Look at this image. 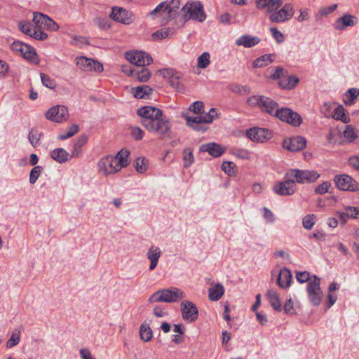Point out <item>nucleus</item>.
<instances>
[{
  "label": "nucleus",
  "instance_id": "nucleus-1",
  "mask_svg": "<svg viewBox=\"0 0 359 359\" xmlns=\"http://www.w3.org/2000/svg\"><path fill=\"white\" fill-rule=\"evenodd\" d=\"M137 114L141 118L142 126L150 133L156 134L161 139L170 136V121L159 108L143 106L137 110Z\"/></svg>",
  "mask_w": 359,
  "mask_h": 359
},
{
  "label": "nucleus",
  "instance_id": "nucleus-41",
  "mask_svg": "<svg viewBox=\"0 0 359 359\" xmlns=\"http://www.w3.org/2000/svg\"><path fill=\"white\" fill-rule=\"evenodd\" d=\"M41 135H42L41 133H39L37 129H36V128L31 129V130L29 131V135H28V139H29V142L31 143V144L33 147H36V144H38Z\"/></svg>",
  "mask_w": 359,
  "mask_h": 359
},
{
  "label": "nucleus",
  "instance_id": "nucleus-15",
  "mask_svg": "<svg viewBox=\"0 0 359 359\" xmlns=\"http://www.w3.org/2000/svg\"><path fill=\"white\" fill-rule=\"evenodd\" d=\"M286 180L279 182L273 186V191L280 196H291L296 191V187L294 180L289 176H286Z\"/></svg>",
  "mask_w": 359,
  "mask_h": 359
},
{
  "label": "nucleus",
  "instance_id": "nucleus-59",
  "mask_svg": "<svg viewBox=\"0 0 359 359\" xmlns=\"http://www.w3.org/2000/svg\"><path fill=\"white\" fill-rule=\"evenodd\" d=\"M344 210L346 211L350 218L356 219L359 217V209L353 206H346Z\"/></svg>",
  "mask_w": 359,
  "mask_h": 359
},
{
  "label": "nucleus",
  "instance_id": "nucleus-34",
  "mask_svg": "<svg viewBox=\"0 0 359 359\" xmlns=\"http://www.w3.org/2000/svg\"><path fill=\"white\" fill-rule=\"evenodd\" d=\"M152 91V88L149 86L142 85L133 89V95L138 99L144 98L147 95H149Z\"/></svg>",
  "mask_w": 359,
  "mask_h": 359
},
{
  "label": "nucleus",
  "instance_id": "nucleus-56",
  "mask_svg": "<svg viewBox=\"0 0 359 359\" xmlns=\"http://www.w3.org/2000/svg\"><path fill=\"white\" fill-rule=\"evenodd\" d=\"M46 17V15L42 14L41 13H34L32 20L36 26L40 27L43 26Z\"/></svg>",
  "mask_w": 359,
  "mask_h": 359
},
{
  "label": "nucleus",
  "instance_id": "nucleus-43",
  "mask_svg": "<svg viewBox=\"0 0 359 359\" xmlns=\"http://www.w3.org/2000/svg\"><path fill=\"white\" fill-rule=\"evenodd\" d=\"M183 160H184V166L185 168L189 167L193 163L194 157L193 151L190 148H186L183 151Z\"/></svg>",
  "mask_w": 359,
  "mask_h": 359
},
{
  "label": "nucleus",
  "instance_id": "nucleus-32",
  "mask_svg": "<svg viewBox=\"0 0 359 359\" xmlns=\"http://www.w3.org/2000/svg\"><path fill=\"white\" fill-rule=\"evenodd\" d=\"M273 62V55L265 54L253 61L252 65L255 68L267 66Z\"/></svg>",
  "mask_w": 359,
  "mask_h": 359
},
{
  "label": "nucleus",
  "instance_id": "nucleus-58",
  "mask_svg": "<svg viewBox=\"0 0 359 359\" xmlns=\"http://www.w3.org/2000/svg\"><path fill=\"white\" fill-rule=\"evenodd\" d=\"M180 78L181 75L180 73L176 72L175 74L169 79L170 85L175 88V89H180L181 88V84H180Z\"/></svg>",
  "mask_w": 359,
  "mask_h": 359
},
{
  "label": "nucleus",
  "instance_id": "nucleus-6",
  "mask_svg": "<svg viewBox=\"0 0 359 359\" xmlns=\"http://www.w3.org/2000/svg\"><path fill=\"white\" fill-rule=\"evenodd\" d=\"M306 292L309 302L314 306L320 304L323 293L320 288V279L316 275L313 276V280L306 285Z\"/></svg>",
  "mask_w": 359,
  "mask_h": 359
},
{
  "label": "nucleus",
  "instance_id": "nucleus-37",
  "mask_svg": "<svg viewBox=\"0 0 359 359\" xmlns=\"http://www.w3.org/2000/svg\"><path fill=\"white\" fill-rule=\"evenodd\" d=\"M20 341V330L15 329L10 339L6 342V347L8 348H13V346L18 345Z\"/></svg>",
  "mask_w": 359,
  "mask_h": 359
},
{
  "label": "nucleus",
  "instance_id": "nucleus-21",
  "mask_svg": "<svg viewBox=\"0 0 359 359\" xmlns=\"http://www.w3.org/2000/svg\"><path fill=\"white\" fill-rule=\"evenodd\" d=\"M357 23V18L351 14H344L336 20L333 27L336 30H344L347 27H353Z\"/></svg>",
  "mask_w": 359,
  "mask_h": 359
},
{
  "label": "nucleus",
  "instance_id": "nucleus-62",
  "mask_svg": "<svg viewBox=\"0 0 359 359\" xmlns=\"http://www.w3.org/2000/svg\"><path fill=\"white\" fill-rule=\"evenodd\" d=\"M330 185V182H324L316 188L315 192L318 194H324L328 192Z\"/></svg>",
  "mask_w": 359,
  "mask_h": 359
},
{
  "label": "nucleus",
  "instance_id": "nucleus-61",
  "mask_svg": "<svg viewBox=\"0 0 359 359\" xmlns=\"http://www.w3.org/2000/svg\"><path fill=\"white\" fill-rule=\"evenodd\" d=\"M203 107V103L201 101H196L193 102L189 109L193 111L194 114H200L201 113V109Z\"/></svg>",
  "mask_w": 359,
  "mask_h": 359
},
{
  "label": "nucleus",
  "instance_id": "nucleus-47",
  "mask_svg": "<svg viewBox=\"0 0 359 359\" xmlns=\"http://www.w3.org/2000/svg\"><path fill=\"white\" fill-rule=\"evenodd\" d=\"M316 215L313 214L306 215L302 219L303 226L306 229H311L315 224Z\"/></svg>",
  "mask_w": 359,
  "mask_h": 359
},
{
  "label": "nucleus",
  "instance_id": "nucleus-54",
  "mask_svg": "<svg viewBox=\"0 0 359 359\" xmlns=\"http://www.w3.org/2000/svg\"><path fill=\"white\" fill-rule=\"evenodd\" d=\"M170 32L171 31L169 28L161 29L157 30L156 32H154L152 34V37L154 39H165L168 36Z\"/></svg>",
  "mask_w": 359,
  "mask_h": 359
},
{
  "label": "nucleus",
  "instance_id": "nucleus-17",
  "mask_svg": "<svg viewBox=\"0 0 359 359\" xmlns=\"http://www.w3.org/2000/svg\"><path fill=\"white\" fill-rule=\"evenodd\" d=\"M181 312L184 320L190 323L195 322L198 317V311L196 305L190 301L181 302Z\"/></svg>",
  "mask_w": 359,
  "mask_h": 359
},
{
  "label": "nucleus",
  "instance_id": "nucleus-50",
  "mask_svg": "<svg viewBox=\"0 0 359 359\" xmlns=\"http://www.w3.org/2000/svg\"><path fill=\"white\" fill-rule=\"evenodd\" d=\"M234 167L235 164L230 161H224L222 164V170L229 176L235 173Z\"/></svg>",
  "mask_w": 359,
  "mask_h": 359
},
{
  "label": "nucleus",
  "instance_id": "nucleus-53",
  "mask_svg": "<svg viewBox=\"0 0 359 359\" xmlns=\"http://www.w3.org/2000/svg\"><path fill=\"white\" fill-rule=\"evenodd\" d=\"M144 132L137 126L130 128V135L135 140H141Z\"/></svg>",
  "mask_w": 359,
  "mask_h": 359
},
{
  "label": "nucleus",
  "instance_id": "nucleus-40",
  "mask_svg": "<svg viewBox=\"0 0 359 359\" xmlns=\"http://www.w3.org/2000/svg\"><path fill=\"white\" fill-rule=\"evenodd\" d=\"M43 170V168L41 165L34 166L30 171L29 173V183L34 184L37 181L38 178L41 175Z\"/></svg>",
  "mask_w": 359,
  "mask_h": 359
},
{
  "label": "nucleus",
  "instance_id": "nucleus-44",
  "mask_svg": "<svg viewBox=\"0 0 359 359\" xmlns=\"http://www.w3.org/2000/svg\"><path fill=\"white\" fill-rule=\"evenodd\" d=\"M210 55L209 53H208V52L203 53L198 57V60H197L198 67L201 69L206 68L210 65Z\"/></svg>",
  "mask_w": 359,
  "mask_h": 359
},
{
  "label": "nucleus",
  "instance_id": "nucleus-35",
  "mask_svg": "<svg viewBox=\"0 0 359 359\" xmlns=\"http://www.w3.org/2000/svg\"><path fill=\"white\" fill-rule=\"evenodd\" d=\"M140 339L145 341H149L153 337V332L149 325L142 323L140 328Z\"/></svg>",
  "mask_w": 359,
  "mask_h": 359
},
{
  "label": "nucleus",
  "instance_id": "nucleus-24",
  "mask_svg": "<svg viewBox=\"0 0 359 359\" xmlns=\"http://www.w3.org/2000/svg\"><path fill=\"white\" fill-rule=\"evenodd\" d=\"M161 250L155 245H151L147 253V257L150 261L149 270L153 271L156 267L158 259L161 256Z\"/></svg>",
  "mask_w": 359,
  "mask_h": 359
},
{
  "label": "nucleus",
  "instance_id": "nucleus-5",
  "mask_svg": "<svg viewBox=\"0 0 359 359\" xmlns=\"http://www.w3.org/2000/svg\"><path fill=\"white\" fill-rule=\"evenodd\" d=\"M217 116V110L215 108H211L209 111L204 114H201L197 116H184L187 125L194 129V130L204 133L207 130L208 128L203 125V123H211L214 118Z\"/></svg>",
  "mask_w": 359,
  "mask_h": 359
},
{
  "label": "nucleus",
  "instance_id": "nucleus-20",
  "mask_svg": "<svg viewBox=\"0 0 359 359\" xmlns=\"http://www.w3.org/2000/svg\"><path fill=\"white\" fill-rule=\"evenodd\" d=\"M199 151L201 152H208L214 158H217L226 151V148L216 142H209L201 144L199 147Z\"/></svg>",
  "mask_w": 359,
  "mask_h": 359
},
{
  "label": "nucleus",
  "instance_id": "nucleus-42",
  "mask_svg": "<svg viewBox=\"0 0 359 359\" xmlns=\"http://www.w3.org/2000/svg\"><path fill=\"white\" fill-rule=\"evenodd\" d=\"M180 4V0H171L169 4H166L165 10H168V15L170 18L175 15L177 9H178Z\"/></svg>",
  "mask_w": 359,
  "mask_h": 359
},
{
  "label": "nucleus",
  "instance_id": "nucleus-36",
  "mask_svg": "<svg viewBox=\"0 0 359 359\" xmlns=\"http://www.w3.org/2000/svg\"><path fill=\"white\" fill-rule=\"evenodd\" d=\"M79 128L77 124H72L69 128L67 129V131L61 133L58 135V140H67L79 132Z\"/></svg>",
  "mask_w": 359,
  "mask_h": 359
},
{
  "label": "nucleus",
  "instance_id": "nucleus-30",
  "mask_svg": "<svg viewBox=\"0 0 359 359\" xmlns=\"http://www.w3.org/2000/svg\"><path fill=\"white\" fill-rule=\"evenodd\" d=\"M358 96H359V88H352L344 93L343 101L346 105L351 106L354 104Z\"/></svg>",
  "mask_w": 359,
  "mask_h": 359
},
{
  "label": "nucleus",
  "instance_id": "nucleus-57",
  "mask_svg": "<svg viewBox=\"0 0 359 359\" xmlns=\"http://www.w3.org/2000/svg\"><path fill=\"white\" fill-rule=\"evenodd\" d=\"M135 168L137 172L143 173L147 170V165L144 162V158H137L135 161Z\"/></svg>",
  "mask_w": 359,
  "mask_h": 359
},
{
  "label": "nucleus",
  "instance_id": "nucleus-25",
  "mask_svg": "<svg viewBox=\"0 0 359 359\" xmlns=\"http://www.w3.org/2000/svg\"><path fill=\"white\" fill-rule=\"evenodd\" d=\"M292 276L287 268L282 269L278 274L277 284L281 288H287L290 286Z\"/></svg>",
  "mask_w": 359,
  "mask_h": 359
},
{
  "label": "nucleus",
  "instance_id": "nucleus-13",
  "mask_svg": "<svg viewBox=\"0 0 359 359\" xmlns=\"http://www.w3.org/2000/svg\"><path fill=\"white\" fill-rule=\"evenodd\" d=\"M76 66L83 71H95L101 72L103 71L102 65L98 61L88 58L85 56H80L76 58Z\"/></svg>",
  "mask_w": 359,
  "mask_h": 359
},
{
  "label": "nucleus",
  "instance_id": "nucleus-4",
  "mask_svg": "<svg viewBox=\"0 0 359 359\" xmlns=\"http://www.w3.org/2000/svg\"><path fill=\"white\" fill-rule=\"evenodd\" d=\"M247 103L250 107H258L262 112L276 116L278 104L271 98L264 95H253L248 97Z\"/></svg>",
  "mask_w": 359,
  "mask_h": 359
},
{
  "label": "nucleus",
  "instance_id": "nucleus-38",
  "mask_svg": "<svg viewBox=\"0 0 359 359\" xmlns=\"http://www.w3.org/2000/svg\"><path fill=\"white\" fill-rule=\"evenodd\" d=\"M344 111L343 106L339 105L334 109V114L332 115L333 118L336 120H340L344 123H348L349 118L346 116Z\"/></svg>",
  "mask_w": 359,
  "mask_h": 359
},
{
  "label": "nucleus",
  "instance_id": "nucleus-10",
  "mask_svg": "<svg viewBox=\"0 0 359 359\" xmlns=\"http://www.w3.org/2000/svg\"><path fill=\"white\" fill-rule=\"evenodd\" d=\"M294 13L293 5L290 3L285 4L280 9L273 11L269 15V20L272 22L282 23L290 20Z\"/></svg>",
  "mask_w": 359,
  "mask_h": 359
},
{
  "label": "nucleus",
  "instance_id": "nucleus-26",
  "mask_svg": "<svg viewBox=\"0 0 359 359\" xmlns=\"http://www.w3.org/2000/svg\"><path fill=\"white\" fill-rule=\"evenodd\" d=\"M51 158L59 163H64L69 161L71 155L63 148H57L50 151Z\"/></svg>",
  "mask_w": 359,
  "mask_h": 359
},
{
  "label": "nucleus",
  "instance_id": "nucleus-33",
  "mask_svg": "<svg viewBox=\"0 0 359 359\" xmlns=\"http://www.w3.org/2000/svg\"><path fill=\"white\" fill-rule=\"evenodd\" d=\"M129 151L126 149H121L118 152L114 158L117 159L116 163L121 170L128 165Z\"/></svg>",
  "mask_w": 359,
  "mask_h": 359
},
{
  "label": "nucleus",
  "instance_id": "nucleus-16",
  "mask_svg": "<svg viewBox=\"0 0 359 359\" xmlns=\"http://www.w3.org/2000/svg\"><path fill=\"white\" fill-rule=\"evenodd\" d=\"M246 134L252 141L257 142H264L272 137L271 130L258 127L250 128Z\"/></svg>",
  "mask_w": 359,
  "mask_h": 359
},
{
  "label": "nucleus",
  "instance_id": "nucleus-22",
  "mask_svg": "<svg viewBox=\"0 0 359 359\" xmlns=\"http://www.w3.org/2000/svg\"><path fill=\"white\" fill-rule=\"evenodd\" d=\"M110 17L114 20L125 25H128L130 22V18H128V12L126 9L121 7L112 8Z\"/></svg>",
  "mask_w": 359,
  "mask_h": 359
},
{
  "label": "nucleus",
  "instance_id": "nucleus-8",
  "mask_svg": "<svg viewBox=\"0 0 359 359\" xmlns=\"http://www.w3.org/2000/svg\"><path fill=\"white\" fill-rule=\"evenodd\" d=\"M275 117L294 127H298L302 123V118L300 114L287 107L277 109Z\"/></svg>",
  "mask_w": 359,
  "mask_h": 359
},
{
  "label": "nucleus",
  "instance_id": "nucleus-3",
  "mask_svg": "<svg viewBox=\"0 0 359 359\" xmlns=\"http://www.w3.org/2000/svg\"><path fill=\"white\" fill-rule=\"evenodd\" d=\"M181 18L183 23L192 20L203 22L206 19L203 4L198 1H188L181 9Z\"/></svg>",
  "mask_w": 359,
  "mask_h": 359
},
{
  "label": "nucleus",
  "instance_id": "nucleus-27",
  "mask_svg": "<svg viewBox=\"0 0 359 359\" xmlns=\"http://www.w3.org/2000/svg\"><path fill=\"white\" fill-rule=\"evenodd\" d=\"M224 287L221 283H217L208 289V298L210 300L218 301L224 294Z\"/></svg>",
  "mask_w": 359,
  "mask_h": 359
},
{
  "label": "nucleus",
  "instance_id": "nucleus-49",
  "mask_svg": "<svg viewBox=\"0 0 359 359\" xmlns=\"http://www.w3.org/2000/svg\"><path fill=\"white\" fill-rule=\"evenodd\" d=\"M344 137L351 142L354 141L356 137V133L354 128L351 126H347L343 133Z\"/></svg>",
  "mask_w": 359,
  "mask_h": 359
},
{
  "label": "nucleus",
  "instance_id": "nucleus-46",
  "mask_svg": "<svg viewBox=\"0 0 359 359\" xmlns=\"http://www.w3.org/2000/svg\"><path fill=\"white\" fill-rule=\"evenodd\" d=\"M42 84L48 88L54 89L56 86L55 81L52 79L48 75L43 73L40 74Z\"/></svg>",
  "mask_w": 359,
  "mask_h": 359
},
{
  "label": "nucleus",
  "instance_id": "nucleus-51",
  "mask_svg": "<svg viewBox=\"0 0 359 359\" xmlns=\"http://www.w3.org/2000/svg\"><path fill=\"white\" fill-rule=\"evenodd\" d=\"M44 28H46L50 31H57L59 29L58 25L52 19H50L48 16L46 17L44 23L43 24Z\"/></svg>",
  "mask_w": 359,
  "mask_h": 359
},
{
  "label": "nucleus",
  "instance_id": "nucleus-55",
  "mask_svg": "<svg viewBox=\"0 0 359 359\" xmlns=\"http://www.w3.org/2000/svg\"><path fill=\"white\" fill-rule=\"evenodd\" d=\"M270 32L278 43H280L284 41V35L276 27H271Z\"/></svg>",
  "mask_w": 359,
  "mask_h": 359
},
{
  "label": "nucleus",
  "instance_id": "nucleus-60",
  "mask_svg": "<svg viewBox=\"0 0 359 359\" xmlns=\"http://www.w3.org/2000/svg\"><path fill=\"white\" fill-rule=\"evenodd\" d=\"M31 37H32L36 40L43 41L48 38V34L46 33H45L44 32L41 31V29H37L36 27V28H34V30L33 31V33H32V35Z\"/></svg>",
  "mask_w": 359,
  "mask_h": 359
},
{
  "label": "nucleus",
  "instance_id": "nucleus-7",
  "mask_svg": "<svg viewBox=\"0 0 359 359\" xmlns=\"http://www.w3.org/2000/svg\"><path fill=\"white\" fill-rule=\"evenodd\" d=\"M294 180V183L299 184L313 183L320 177V175L316 170L292 169L289 172L286 173V176H289Z\"/></svg>",
  "mask_w": 359,
  "mask_h": 359
},
{
  "label": "nucleus",
  "instance_id": "nucleus-2",
  "mask_svg": "<svg viewBox=\"0 0 359 359\" xmlns=\"http://www.w3.org/2000/svg\"><path fill=\"white\" fill-rule=\"evenodd\" d=\"M125 57L131 64L140 67L136 69L134 79L140 82H147L150 79L151 72L149 69L144 67L153 61L149 54L142 50L128 51L125 53Z\"/></svg>",
  "mask_w": 359,
  "mask_h": 359
},
{
  "label": "nucleus",
  "instance_id": "nucleus-11",
  "mask_svg": "<svg viewBox=\"0 0 359 359\" xmlns=\"http://www.w3.org/2000/svg\"><path fill=\"white\" fill-rule=\"evenodd\" d=\"M116 161L111 155L102 157L98 162L99 172L105 176L117 172L120 169Z\"/></svg>",
  "mask_w": 359,
  "mask_h": 359
},
{
  "label": "nucleus",
  "instance_id": "nucleus-28",
  "mask_svg": "<svg viewBox=\"0 0 359 359\" xmlns=\"http://www.w3.org/2000/svg\"><path fill=\"white\" fill-rule=\"evenodd\" d=\"M299 79L294 75L283 76L278 81L279 86L283 89H292L299 83Z\"/></svg>",
  "mask_w": 359,
  "mask_h": 359
},
{
  "label": "nucleus",
  "instance_id": "nucleus-63",
  "mask_svg": "<svg viewBox=\"0 0 359 359\" xmlns=\"http://www.w3.org/2000/svg\"><path fill=\"white\" fill-rule=\"evenodd\" d=\"M284 312L286 314H292L293 313V302L292 300V298H290L287 299L283 306Z\"/></svg>",
  "mask_w": 359,
  "mask_h": 359
},
{
  "label": "nucleus",
  "instance_id": "nucleus-48",
  "mask_svg": "<svg viewBox=\"0 0 359 359\" xmlns=\"http://www.w3.org/2000/svg\"><path fill=\"white\" fill-rule=\"evenodd\" d=\"M296 279L299 283H304L312 280L313 277H311V275L308 271H297Z\"/></svg>",
  "mask_w": 359,
  "mask_h": 359
},
{
  "label": "nucleus",
  "instance_id": "nucleus-23",
  "mask_svg": "<svg viewBox=\"0 0 359 359\" xmlns=\"http://www.w3.org/2000/svg\"><path fill=\"white\" fill-rule=\"evenodd\" d=\"M261 39L258 36L243 34L236 40V45L245 48H252L257 45Z\"/></svg>",
  "mask_w": 359,
  "mask_h": 359
},
{
  "label": "nucleus",
  "instance_id": "nucleus-19",
  "mask_svg": "<svg viewBox=\"0 0 359 359\" xmlns=\"http://www.w3.org/2000/svg\"><path fill=\"white\" fill-rule=\"evenodd\" d=\"M306 145V140L302 136H294L283 142V147L292 152L302 150Z\"/></svg>",
  "mask_w": 359,
  "mask_h": 359
},
{
  "label": "nucleus",
  "instance_id": "nucleus-29",
  "mask_svg": "<svg viewBox=\"0 0 359 359\" xmlns=\"http://www.w3.org/2000/svg\"><path fill=\"white\" fill-rule=\"evenodd\" d=\"M266 297L272 306V308L277 311H280L282 309V306L280 303V300L277 292L274 290H269L266 293Z\"/></svg>",
  "mask_w": 359,
  "mask_h": 359
},
{
  "label": "nucleus",
  "instance_id": "nucleus-18",
  "mask_svg": "<svg viewBox=\"0 0 359 359\" xmlns=\"http://www.w3.org/2000/svg\"><path fill=\"white\" fill-rule=\"evenodd\" d=\"M163 302L174 303L177 302L184 297V292L175 287L169 289L161 290Z\"/></svg>",
  "mask_w": 359,
  "mask_h": 359
},
{
  "label": "nucleus",
  "instance_id": "nucleus-64",
  "mask_svg": "<svg viewBox=\"0 0 359 359\" xmlns=\"http://www.w3.org/2000/svg\"><path fill=\"white\" fill-rule=\"evenodd\" d=\"M161 290H158L152 295H151L148 299L149 303L163 302Z\"/></svg>",
  "mask_w": 359,
  "mask_h": 359
},
{
  "label": "nucleus",
  "instance_id": "nucleus-14",
  "mask_svg": "<svg viewBox=\"0 0 359 359\" xmlns=\"http://www.w3.org/2000/svg\"><path fill=\"white\" fill-rule=\"evenodd\" d=\"M69 117L68 109L62 105H57L50 108L46 113V118L51 121L61 123Z\"/></svg>",
  "mask_w": 359,
  "mask_h": 359
},
{
  "label": "nucleus",
  "instance_id": "nucleus-12",
  "mask_svg": "<svg viewBox=\"0 0 359 359\" xmlns=\"http://www.w3.org/2000/svg\"><path fill=\"white\" fill-rule=\"evenodd\" d=\"M336 187L342 191H356L358 190V182L348 175H338L334 179Z\"/></svg>",
  "mask_w": 359,
  "mask_h": 359
},
{
  "label": "nucleus",
  "instance_id": "nucleus-31",
  "mask_svg": "<svg viewBox=\"0 0 359 359\" xmlns=\"http://www.w3.org/2000/svg\"><path fill=\"white\" fill-rule=\"evenodd\" d=\"M87 142V137L84 135L78 137L73 146L71 157H78L81 152V147Z\"/></svg>",
  "mask_w": 359,
  "mask_h": 359
},
{
  "label": "nucleus",
  "instance_id": "nucleus-9",
  "mask_svg": "<svg viewBox=\"0 0 359 359\" xmlns=\"http://www.w3.org/2000/svg\"><path fill=\"white\" fill-rule=\"evenodd\" d=\"M11 49L13 51L21 55L29 61L36 64L39 62L35 49L27 44L20 41H16L11 44Z\"/></svg>",
  "mask_w": 359,
  "mask_h": 359
},
{
  "label": "nucleus",
  "instance_id": "nucleus-39",
  "mask_svg": "<svg viewBox=\"0 0 359 359\" xmlns=\"http://www.w3.org/2000/svg\"><path fill=\"white\" fill-rule=\"evenodd\" d=\"M93 22L100 29H108L111 27L109 20L106 18L96 17L93 20Z\"/></svg>",
  "mask_w": 359,
  "mask_h": 359
},
{
  "label": "nucleus",
  "instance_id": "nucleus-45",
  "mask_svg": "<svg viewBox=\"0 0 359 359\" xmlns=\"http://www.w3.org/2000/svg\"><path fill=\"white\" fill-rule=\"evenodd\" d=\"M19 29L22 32L29 36H32L33 31L34 30L32 24L26 21L19 22Z\"/></svg>",
  "mask_w": 359,
  "mask_h": 359
},
{
  "label": "nucleus",
  "instance_id": "nucleus-52",
  "mask_svg": "<svg viewBox=\"0 0 359 359\" xmlns=\"http://www.w3.org/2000/svg\"><path fill=\"white\" fill-rule=\"evenodd\" d=\"M272 0H256V6L258 9H266V12L271 13V5Z\"/></svg>",
  "mask_w": 359,
  "mask_h": 359
}]
</instances>
